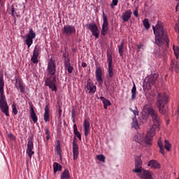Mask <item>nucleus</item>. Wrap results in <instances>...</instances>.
<instances>
[{
  "label": "nucleus",
  "instance_id": "obj_1",
  "mask_svg": "<svg viewBox=\"0 0 179 179\" xmlns=\"http://www.w3.org/2000/svg\"><path fill=\"white\" fill-rule=\"evenodd\" d=\"M152 30L155 34V43L159 48H162L164 51H167L170 45V40L167 37V31L164 29L163 22L159 21L156 27L152 26Z\"/></svg>",
  "mask_w": 179,
  "mask_h": 179
},
{
  "label": "nucleus",
  "instance_id": "obj_2",
  "mask_svg": "<svg viewBox=\"0 0 179 179\" xmlns=\"http://www.w3.org/2000/svg\"><path fill=\"white\" fill-rule=\"evenodd\" d=\"M47 72L50 76L45 79V86H48L52 92H55V93H57V77L54 76L57 72V65L55 64V62L52 60V58L48 61Z\"/></svg>",
  "mask_w": 179,
  "mask_h": 179
},
{
  "label": "nucleus",
  "instance_id": "obj_3",
  "mask_svg": "<svg viewBox=\"0 0 179 179\" xmlns=\"http://www.w3.org/2000/svg\"><path fill=\"white\" fill-rule=\"evenodd\" d=\"M143 110L145 113H147V114H148V115H150L154 122L152 127L149 131H148V136H149V135L153 136L156 129L159 131V126L160 125V117L157 114V111H156V110H155L152 107L149 106L148 105H145L143 107Z\"/></svg>",
  "mask_w": 179,
  "mask_h": 179
},
{
  "label": "nucleus",
  "instance_id": "obj_4",
  "mask_svg": "<svg viewBox=\"0 0 179 179\" xmlns=\"http://www.w3.org/2000/svg\"><path fill=\"white\" fill-rule=\"evenodd\" d=\"M5 86V81L3 78L0 77V110L3 112L6 117H9V106H8V101H6V96L3 94L5 90L3 87Z\"/></svg>",
  "mask_w": 179,
  "mask_h": 179
},
{
  "label": "nucleus",
  "instance_id": "obj_5",
  "mask_svg": "<svg viewBox=\"0 0 179 179\" xmlns=\"http://www.w3.org/2000/svg\"><path fill=\"white\" fill-rule=\"evenodd\" d=\"M142 159L141 157H137L135 162V168L133 169V173H141L142 179H153L152 178V172L146 171L142 167Z\"/></svg>",
  "mask_w": 179,
  "mask_h": 179
},
{
  "label": "nucleus",
  "instance_id": "obj_6",
  "mask_svg": "<svg viewBox=\"0 0 179 179\" xmlns=\"http://www.w3.org/2000/svg\"><path fill=\"white\" fill-rule=\"evenodd\" d=\"M169 103V95L166 93H159L157 98V107L160 113L164 115L166 114V104Z\"/></svg>",
  "mask_w": 179,
  "mask_h": 179
},
{
  "label": "nucleus",
  "instance_id": "obj_7",
  "mask_svg": "<svg viewBox=\"0 0 179 179\" xmlns=\"http://www.w3.org/2000/svg\"><path fill=\"white\" fill-rule=\"evenodd\" d=\"M153 136H155V135L151 136V134H150L148 136L147 131L146 135L144 134H137L136 136H134V141L137 142V143H139V145L141 146H145V145L152 146V141H153Z\"/></svg>",
  "mask_w": 179,
  "mask_h": 179
},
{
  "label": "nucleus",
  "instance_id": "obj_8",
  "mask_svg": "<svg viewBox=\"0 0 179 179\" xmlns=\"http://www.w3.org/2000/svg\"><path fill=\"white\" fill-rule=\"evenodd\" d=\"M157 78H159V74L157 73L148 76L145 80L143 89H145V90H150V89H152V86H155V83H156Z\"/></svg>",
  "mask_w": 179,
  "mask_h": 179
},
{
  "label": "nucleus",
  "instance_id": "obj_9",
  "mask_svg": "<svg viewBox=\"0 0 179 179\" xmlns=\"http://www.w3.org/2000/svg\"><path fill=\"white\" fill-rule=\"evenodd\" d=\"M107 62H108V75L107 78H113L114 76V66H113V55L111 53H107Z\"/></svg>",
  "mask_w": 179,
  "mask_h": 179
},
{
  "label": "nucleus",
  "instance_id": "obj_10",
  "mask_svg": "<svg viewBox=\"0 0 179 179\" xmlns=\"http://www.w3.org/2000/svg\"><path fill=\"white\" fill-rule=\"evenodd\" d=\"M62 33L66 37H71L72 34L76 33V29L73 25H64L62 29Z\"/></svg>",
  "mask_w": 179,
  "mask_h": 179
},
{
  "label": "nucleus",
  "instance_id": "obj_11",
  "mask_svg": "<svg viewBox=\"0 0 179 179\" xmlns=\"http://www.w3.org/2000/svg\"><path fill=\"white\" fill-rule=\"evenodd\" d=\"M26 38L27 39L25 40V43L28 48H30V47L31 46V44H33V40L36 38V32H34V31L33 30V28H31L29 29L28 34L26 36Z\"/></svg>",
  "mask_w": 179,
  "mask_h": 179
},
{
  "label": "nucleus",
  "instance_id": "obj_12",
  "mask_svg": "<svg viewBox=\"0 0 179 179\" xmlns=\"http://www.w3.org/2000/svg\"><path fill=\"white\" fill-rule=\"evenodd\" d=\"M107 33H108V18H107V15L103 10V24L101 34L102 36H106Z\"/></svg>",
  "mask_w": 179,
  "mask_h": 179
},
{
  "label": "nucleus",
  "instance_id": "obj_13",
  "mask_svg": "<svg viewBox=\"0 0 179 179\" xmlns=\"http://www.w3.org/2000/svg\"><path fill=\"white\" fill-rule=\"evenodd\" d=\"M33 149H34V145L33 143V137H29L28 138L27 148L26 150V153L29 157V159H31L33 155H34V151H33Z\"/></svg>",
  "mask_w": 179,
  "mask_h": 179
},
{
  "label": "nucleus",
  "instance_id": "obj_14",
  "mask_svg": "<svg viewBox=\"0 0 179 179\" xmlns=\"http://www.w3.org/2000/svg\"><path fill=\"white\" fill-rule=\"evenodd\" d=\"M88 29L91 31L92 36H94L95 38H99L100 36V30L96 24H89Z\"/></svg>",
  "mask_w": 179,
  "mask_h": 179
},
{
  "label": "nucleus",
  "instance_id": "obj_15",
  "mask_svg": "<svg viewBox=\"0 0 179 179\" xmlns=\"http://www.w3.org/2000/svg\"><path fill=\"white\" fill-rule=\"evenodd\" d=\"M95 76L96 80L98 81L99 85H103V70H101V67H96L95 70Z\"/></svg>",
  "mask_w": 179,
  "mask_h": 179
},
{
  "label": "nucleus",
  "instance_id": "obj_16",
  "mask_svg": "<svg viewBox=\"0 0 179 179\" xmlns=\"http://www.w3.org/2000/svg\"><path fill=\"white\" fill-rule=\"evenodd\" d=\"M38 55H40V48L36 45L34 50L33 55L31 58V61H32L33 64H38Z\"/></svg>",
  "mask_w": 179,
  "mask_h": 179
},
{
  "label": "nucleus",
  "instance_id": "obj_17",
  "mask_svg": "<svg viewBox=\"0 0 179 179\" xmlns=\"http://www.w3.org/2000/svg\"><path fill=\"white\" fill-rule=\"evenodd\" d=\"M86 88L89 90L90 94L92 93V94H94V93H96V85L92 83V80H90V78L87 80Z\"/></svg>",
  "mask_w": 179,
  "mask_h": 179
},
{
  "label": "nucleus",
  "instance_id": "obj_18",
  "mask_svg": "<svg viewBox=\"0 0 179 179\" xmlns=\"http://www.w3.org/2000/svg\"><path fill=\"white\" fill-rule=\"evenodd\" d=\"M73 160H76L79 156V146L75 140L73 141Z\"/></svg>",
  "mask_w": 179,
  "mask_h": 179
},
{
  "label": "nucleus",
  "instance_id": "obj_19",
  "mask_svg": "<svg viewBox=\"0 0 179 179\" xmlns=\"http://www.w3.org/2000/svg\"><path fill=\"white\" fill-rule=\"evenodd\" d=\"M131 16H132V10H127L122 13V19L123 22H128L131 20Z\"/></svg>",
  "mask_w": 179,
  "mask_h": 179
},
{
  "label": "nucleus",
  "instance_id": "obj_20",
  "mask_svg": "<svg viewBox=\"0 0 179 179\" xmlns=\"http://www.w3.org/2000/svg\"><path fill=\"white\" fill-rule=\"evenodd\" d=\"M83 127L85 136H87L90 134V122L87 120H85Z\"/></svg>",
  "mask_w": 179,
  "mask_h": 179
},
{
  "label": "nucleus",
  "instance_id": "obj_21",
  "mask_svg": "<svg viewBox=\"0 0 179 179\" xmlns=\"http://www.w3.org/2000/svg\"><path fill=\"white\" fill-rule=\"evenodd\" d=\"M15 86L16 89H20L21 93H24V86H23V83L22 80L15 79Z\"/></svg>",
  "mask_w": 179,
  "mask_h": 179
},
{
  "label": "nucleus",
  "instance_id": "obj_22",
  "mask_svg": "<svg viewBox=\"0 0 179 179\" xmlns=\"http://www.w3.org/2000/svg\"><path fill=\"white\" fill-rule=\"evenodd\" d=\"M148 167H151V169H159L160 168V164L155 159H151L150 162H148Z\"/></svg>",
  "mask_w": 179,
  "mask_h": 179
},
{
  "label": "nucleus",
  "instance_id": "obj_23",
  "mask_svg": "<svg viewBox=\"0 0 179 179\" xmlns=\"http://www.w3.org/2000/svg\"><path fill=\"white\" fill-rule=\"evenodd\" d=\"M30 115L31 118L34 124L38 121V117H37V115H36V112H34V108L33 106L30 107Z\"/></svg>",
  "mask_w": 179,
  "mask_h": 179
},
{
  "label": "nucleus",
  "instance_id": "obj_24",
  "mask_svg": "<svg viewBox=\"0 0 179 179\" xmlns=\"http://www.w3.org/2000/svg\"><path fill=\"white\" fill-rule=\"evenodd\" d=\"M43 118H44L45 122H48V121H50V108L48 107V106H46L45 107V113L43 115Z\"/></svg>",
  "mask_w": 179,
  "mask_h": 179
},
{
  "label": "nucleus",
  "instance_id": "obj_25",
  "mask_svg": "<svg viewBox=\"0 0 179 179\" xmlns=\"http://www.w3.org/2000/svg\"><path fill=\"white\" fill-rule=\"evenodd\" d=\"M171 66L172 69L175 70V72L178 73L179 72V63L176 60H171Z\"/></svg>",
  "mask_w": 179,
  "mask_h": 179
},
{
  "label": "nucleus",
  "instance_id": "obj_26",
  "mask_svg": "<svg viewBox=\"0 0 179 179\" xmlns=\"http://www.w3.org/2000/svg\"><path fill=\"white\" fill-rule=\"evenodd\" d=\"M61 179H71V175L69 174V170L65 169L60 176Z\"/></svg>",
  "mask_w": 179,
  "mask_h": 179
},
{
  "label": "nucleus",
  "instance_id": "obj_27",
  "mask_svg": "<svg viewBox=\"0 0 179 179\" xmlns=\"http://www.w3.org/2000/svg\"><path fill=\"white\" fill-rule=\"evenodd\" d=\"M73 132H74V135L77 136L79 141H82V136L80 135V132L78 131V127L76 126V124H73Z\"/></svg>",
  "mask_w": 179,
  "mask_h": 179
},
{
  "label": "nucleus",
  "instance_id": "obj_28",
  "mask_svg": "<svg viewBox=\"0 0 179 179\" xmlns=\"http://www.w3.org/2000/svg\"><path fill=\"white\" fill-rule=\"evenodd\" d=\"M53 170H54V173L55 174L57 173V171H61V170H62V166L59 165L57 162H54Z\"/></svg>",
  "mask_w": 179,
  "mask_h": 179
},
{
  "label": "nucleus",
  "instance_id": "obj_29",
  "mask_svg": "<svg viewBox=\"0 0 179 179\" xmlns=\"http://www.w3.org/2000/svg\"><path fill=\"white\" fill-rule=\"evenodd\" d=\"M124 41H122L120 43V45H118V51H119V54L120 57H122V55H124Z\"/></svg>",
  "mask_w": 179,
  "mask_h": 179
},
{
  "label": "nucleus",
  "instance_id": "obj_30",
  "mask_svg": "<svg viewBox=\"0 0 179 179\" xmlns=\"http://www.w3.org/2000/svg\"><path fill=\"white\" fill-rule=\"evenodd\" d=\"M135 99H136V85L134 83L131 89V100H135Z\"/></svg>",
  "mask_w": 179,
  "mask_h": 179
},
{
  "label": "nucleus",
  "instance_id": "obj_31",
  "mask_svg": "<svg viewBox=\"0 0 179 179\" xmlns=\"http://www.w3.org/2000/svg\"><path fill=\"white\" fill-rule=\"evenodd\" d=\"M157 143L160 149V153H162V155H164V147L163 146V143L162 142V138H159Z\"/></svg>",
  "mask_w": 179,
  "mask_h": 179
},
{
  "label": "nucleus",
  "instance_id": "obj_32",
  "mask_svg": "<svg viewBox=\"0 0 179 179\" xmlns=\"http://www.w3.org/2000/svg\"><path fill=\"white\" fill-rule=\"evenodd\" d=\"M56 152L59 155V159L60 160H62V150H61V145L60 144H58L56 148Z\"/></svg>",
  "mask_w": 179,
  "mask_h": 179
},
{
  "label": "nucleus",
  "instance_id": "obj_33",
  "mask_svg": "<svg viewBox=\"0 0 179 179\" xmlns=\"http://www.w3.org/2000/svg\"><path fill=\"white\" fill-rule=\"evenodd\" d=\"M143 24L144 27H145L146 30H149L150 29V24L149 23V20L147 18H145L143 20Z\"/></svg>",
  "mask_w": 179,
  "mask_h": 179
},
{
  "label": "nucleus",
  "instance_id": "obj_34",
  "mask_svg": "<svg viewBox=\"0 0 179 179\" xmlns=\"http://www.w3.org/2000/svg\"><path fill=\"white\" fill-rule=\"evenodd\" d=\"M164 143V148L166 150H167V152H170L171 150V144H170L168 140H165Z\"/></svg>",
  "mask_w": 179,
  "mask_h": 179
},
{
  "label": "nucleus",
  "instance_id": "obj_35",
  "mask_svg": "<svg viewBox=\"0 0 179 179\" xmlns=\"http://www.w3.org/2000/svg\"><path fill=\"white\" fill-rule=\"evenodd\" d=\"M100 100H101L103 105L111 106V102L110 101V100L104 98L103 96H101Z\"/></svg>",
  "mask_w": 179,
  "mask_h": 179
},
{
  "label": "nucleus",
  "instance_id": "obj_36",
  "mask_svg": "<svg viewBox=\"0 0 179 179\" xmlns=\"http://www.w3.org/2000/svg\"><path fill=\"white\" fill-rule=\"evenodd\" d=\"M96 159L101 162L102 163H106V156L104 155H96Z\"/></svg>",
  "mask_w": 179,
  "mask_h": 179
},
{
  "label": "nucleus",
  "instance_id": "obj_37",
  "mask_svg": "<svg viewBox=\"0 0 179 179\" xmlns=\"http://www.w3.org/2000/svg\"><path fill=\"white\" fill-rule=\"evenodd\" d=\"M173 51L175 56L176 57V59H178V55H179V47L173 45Z\"/></svg>",
  "mask_w": 179,
  "mask_h": 179
},
{
  "label": "nucleus",
  "instance_id": "obj_38",
  "mask_svg": "<svg viewBox=\"0 0 179 179\" xmlns=\"http://www.w3.org/2000/svg\"><path fill=\"white\" fill-rule=\"evenodd\" d=\"M133 127L135 128V129H138L139 128V124L136 119H133Z\"/></svg>",
  "mask_w": 179,
  "mask_h": 179
},
{
  "label": "nucleus",
  "instance_id": "obj_39",
  "mask_svg": "<svg viewBox=\"0 0 179 179\" xmlns=\"http://www.w3.org/2000/svg\"><path fill=\"white\" fill-rule=\"evenodd\" d=\"M65 69L68 71V73H72L73 72V66L71 65L66 66Z\"/></svg>",
  "mask_w": 179,
  "mask_h": 179
},
{
  "label": "nucleus",
  "instance_id": "obj_40",
  "mask_svg": "<svg viewBox=\"0 0 179 179\" xmlns=\"http://www.w3.org/2000/svg\"><path fill=\"white\" fill-rule=\"evenodd\" d=\"M12 108L14 115H17V109L16 108V104L13 103L12 105Z\"/></svg>",
  "mask_w": 179,
  "mask_h": 179
},
{
  "label": "nucleus",
  "instance_id": "obj_41",
  "mask_svg": "<svg viewBox=\"0 0 179 179\" xmlns=\"http://www.w3.org/2000/svg\"><path fill=\"white\" fill-rule=\"evenodd\" d=\"M130 111H132L134 115H139V111H138V108L136 106H135L134 110H132V108H130Z\"/></svg>",
  "mask_w": 179,
  "mask_h": 179
},
{
  "label": "nucleus",
  "instance_id": "obj_42",
  "mask_svg": "<svg viewBox=\"0 0 179 179\" xmlns=\"http://www.w3.org/2000/svg\"><path fill=\"white\" fill-rule=\"evenodd\" d=\"M118 5V0H113L110 6L112 9H114V6H117Z\"/></svg>",
  "mask_w": 179,
  "mask_h": 179
},
{
  "label": "nucleus",
  "instance_id": "obj_43",
  "mask_svg": "<svg viewBox=\"0 0 179 179\" xmlns=\"http://www.w3.org/2000/svg\"><path fill=\"white\" fill-rule=\"evenodd\" d=\"M133 14L134 15V16L136 17H139V13L138 12V7L136 8V9L134 10Z\"/></svg>",
  "mask_w": 179,
  "mask_h": 179
},
{
  "label": "nucleus",
  "instance_id": "obj_44",
  "mask_svg": "<svg viewBox=\"0 0 179 179\" xmlns=\"http://www.w3.org/2000/svg\"><path fill=\"white\" fill-rule=\"evenodd\" d=\"M76 117V114L75 113V110H71V117L73 118V122H75V117Z\"/></svg>",
  "mask_w": 179,
  "mask_h": 179
},
{
  "label": "nucleus",
  "instance_id": "obj_45",
  "mask_svg": "<svg viewBox=\"0 0 179 179\" xmlns=\"http://www.w3.org/2000/svg\"><path fill=\"white\" fill-rule=\"evenodd\" d=\"M11 15L13 17H15V16H18L17 13H16V12H15V8L12 7L11 9Z\"/></svg>",
  "mask_w": 179,
  "mask_h": 179
},
{
  "label": "nucleus",
  "instance_id": "obj_46",
  "mask_svg": "<svg viewBox=\"0 0 179 179\" xmlns=\"http://www.w3.org/2000/svg\"><path fill=\"white\" fill-rule=\"evenodd\" d=\"M68 57H69V53L66 52V50H65L64 52H63V58L66 59V58H69Z\"/></svg>",
  "mask_w": 179,
  "mask_h": 179
},
{
  "label": "nucleus",
  "instance_id": "obj_47",
  "mask_svg": "<svg viewBox=\"0 0 179 179\" xmlns=\"http://www.w3.org/2000/svg\"><path fill=\"white\" fill-rule=\"evenodd\" d=\"M155 54L157 57H160L162 55V53H160V49L155 50Z\"/></svg>",
  "mask_w": 179,
  "mask_h": 179
},
{
  "label": "nucleus",
  "instance_id": "obj_48",
  "mask_svg": "<svg viewBox=\"0 0 179 179\" xmlns=\"http://www.w3.org/2000/svg\"><path fill=\"white\" fill-rule=\"evenodd\" d=\"M71 66V62H64V66H65V68L66 66Z\"/></svg>",
  "mask_w": 179,
  "mask_h": 179
},
{
  "label": "nucleus",
  "instance_id": "obj_49",
  "mask_svg": "<svg viewBox=\"0 0 179 179\" xmlns=\"http://www.w3.org/2000/svg\"><path fill=\"white\" fill-rule=\"evenodd\" d=\"M45 135H50V129H46L45 131Z\"/></svg>",
  "mask_w": 179,
  "mask_h": 179
},
{
  "label": "nucleus",
  "instance_id": "obj_50",
  "mask_svg": "<svg viewBox=\"0 0 179 179\" xmlns=\"http://www.w3.org/2000/svg\"><path fill=\"white\" fill-rule=\"evenodd\" d=\"M81 66H83V68H86V66H87V64L85 62H83Z\"/></svg>",
  "mask_w": 179,
  "mask_h": 179
},
{
  "label": "nucleus",
  "instance_id": "obj_51",
  "mask_svg": "<svg viewBox=\"0 0 179 179\" xmlns=\"http://www.w3.org/2000/svg\"><path fill=\"white\" fill-rule=\"evenodd\" d=\"M64 62H71V59H69V57L64 59Z\"/></svg>",
  "mask_w": 179,
  "mask_h": 179
},
{
  "label": "nucleus",
  "instance_id": "obj_52",
  "mask_svg": "<svg viewBox=\"0 0 179 179\" xmlns=\"http://www.w3.org/2000/svg\"><path fill=\"white\" fill-rule=\"evenodd\" d=\"M142 47H143V44H140L137 46L138 50H141V48H142Z\"/></svg>",
  "mask_w": 179,
  "mask_h": 179
},
{
  "label": "nucleus",
  "instance_id": "obj_53",
  "mask_svg": "<svg viewBox=\"0 0 179 179\" xmlns=\"http://www.w3.org/2000/svg\"><path fill=\"white\" fill-rule=\"evenodd\" d=\"M178 4H177V6H176V11L177 12L178 10Z\"/></svg>",
  "mask_w": 179,
  "mask_h": 179
},
{
  "label": "nucleus",
  "instance_id": "obj_54",
  "mask_svg": "<svg viewBox=\"0 0 179 179\" xmlns=\"http://www.w3.org/2000/svg\"><path fill=\"white\" fill-rule=\"evenodd\" d=\"M107 107H108V105H103V108L107 110Z\"/></svg>",
  "mask_w": 179,
  "mask_h": 179
},
{
  "label": "nucleus",
  "instance_id": "obj_55",
  "mask_svg": "<svg viewBox=\"0 0 179 179\" xmlns=\"http://www.w3.org/2000/svg\"><path fill=\"white\" fill-rule=\"evenodd\" d=\"M46 138H47L48 141L50 139V134L47 135Z\"/></svg>",
  "mask_w": 179,
  "mask_h": 179
},
{
  "label": "nucleus",
  "instance_id": "obj_56",
  "mask_svg": "<svg viewBox=\"0 0 179 179\" xmlns=\"http://www.w3.org/2000/svg\"><path fill=\"white\" fill-rule=\"evenodd\" d=\"M62 113V110H59V114H61Z\"/></svg>",
  "mask_w": 179,
  "mask_h": 179
},
{
  "label": "nucleus",
  "instance_id": "obj_57",
  "mask_svg": "<svg viewBox=\"0 0 179 179\" xmlns=\"http://www.w3.org/2000/svg\"><path fill=\"white\" fill-rule=\"evenodd\" d=\"M10 136H13V134H10Z\"/></svg>",
  "mask_w": 179,
  "mask_h": 179
},
{
  "label": "nucleus",
  "instance_id": "obj_58",
  "mask_svg": "<svg viewBox=\"0 0 179 179\" xmlns=\"http://www.w3.org/2000/svg\"><path fill=\"white\" fill-rule=\"evenodd\" d=\"M178 6H179V2H178Z\"/></svg>",
  "mask_w": 179,
  "mask_h": 179
},
{
  "label": "nucleus",
  "instance_id": "obj_59",
  "mask_svg": "<svg viewBox=\"0 0 179 179\" xmlns=\"http://www.w3.org/2000/svg\"><path fill=\"white\" fill-rule=\"evenodd\" d=\"M176 1H179V0H176Z\"/></svg>",
  "mask_w": 179,
  "mask_h": 179
},
{
  "label": "nucleus",
  "instance_id": "obj_60",
  "mask_svg": "<svg viewBox=\"0 0 179 179\" xmlns=\"http://www.w3.org/2000/svg\"><path fill=\"white\" fill-rule=\"evenodd\" d=\"M132 1H134V0H131Z\"/></svg>",
  "mask_w": 179,
  "mask_h": 179
},
{
  "label": "nucleus",
  "instance_id": "obj_61",
  "mask_svg": "<svg viewBox=\"0 0 179 179\" xmlns=\"http://www.w3.org/2000/svg\"><path fill=\"white\" fill-rule=\"evenodd\" d=\"M0 2H1V0H0Z\"/></svg>",
  "mask_w": 179,
  "mask_h": 179
}]
</instances>
